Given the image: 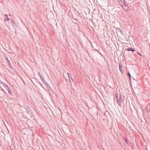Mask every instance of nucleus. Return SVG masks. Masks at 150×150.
Wrapping results in <instances>:
<instances>
[{
    "mask_svg": "<svg viewBox=\"0 0 150 150\" xmlns=\"http://www.w3.org/2000/svg\"><path fill=\"white\" fill-rule=\"evenodd\" d=\"M118 2L122 6L124 9L126 11L128 10L129 7L126 3L125 2L124 0H118Z\"/></svg>",
    "mask_w": 150,
    "mask_h": 150,
    "instance_id": "f257e3e1",
    "label": "nucleus"
},
{
    "mask_svg": "<svg viewBox=\"0 0 150 150\" xmlns=\"http://www.w3.org/2000/svg\"><path fill=\"white\" fill-rule=\"evenodd\" d=\"M116 98L117 103L120 106H122L121 104L122 100L121 98L120 94L119 93H117L116 94Z\"/></svg>",
    "mask_w": 150,
    "mask_h": 150,
    "instance_id": "f03ea898",
    "label": "nucleus"
},
{
    "mask_svg": "<svg viewBox=\"0 0 150 150\" xmlns=\"http://www.w3.org/2000/svg\"><path fill=\"white\" fill-rule=\"evenodd\" d=\"M38 73L39 76L41 80L42 81V82L44 83L46 86H48V84L45 81V79H44L43 77L42 76V75L40 74V73L39 72Z\"/></svg>",
    "mask_w": 150,
    "mask_h": 150,
    "instance_id": "7ed1b4c3",
    "label": "nucleus"
},
{
    "mask_svg": "<svg viewBox=\"0 0 150 150\" xmlns=\"http://www.w3.org/2000/svg\"><path fill=\"white\" fill-rule=\"evenodd\" d=\"M126 50L127 51H131L133 52L135 51V50L132 47H129V48H128L127 49H126Z\"/></svg>",
    "mask_w": 150,
    "mask_h": 150,
    "instance_id": "20e7f679",
    "label": "nucleus"
},
{
    "mask_svg": "<svg viewBox=\"0 0 150 150\" xmlns=\"http://www.w3.org/2000/svg\"><path fill=\"white\" fill-rule=\"evenodd\" d=\"M119 70L121 73H123L124 72V69L122 68V65H120V64H119Z\"/></svg>",
    "mask_w": 150,
    "mask_h": 150,
    "instance_id": "39448f33",
    "label": "nucleus"
},
{
    "mask_svg": "<svg viewBox=\"0 0 150 150\" xmlns=\"http://www.w3.org/2000/svg\"><path fill=\"white\" fill-rule=\"evenodd\" d=\"M0 83L4 87L6 86V84L2 81L1 80H0Z\"/></svg>",
    "mask_w": 150,
    "mask_h": 150,
    "instance_id": "423d86ee",
    "label": "nucleus"
},
{
    "mask_svg": "<svg viewBox=\"0 0 150 150\" xmlns=\"http://www.w3.org/2000/svg\"><path fill=\"white\" fill-rule=\"evenodd\" d=\"M4 16L7 18V20L8 21L9 20V18L8 17V15L7 14H5Z\"/></svg>",
    "mask_w": 150,
    "mask_h": 150,
    "instance_id": "0eeeda50",
    "label": "nucleus"
},
{
    "mask_svg": "<svg viewBox=\"0 0 150 150\" xmlns=\"http://www.w3.org/2000/svg\"><path fill=\"white\" fill-rule=\"evenodd\" d=\"M127 76H129V79L130 80H131V76L130 74V73L129 72H128L127 73Z\"/></svg>",
    "mask_w": 150,
    "mask_h": 150,
    "instance_id": "6e6552de",
    "label": "nucleus"
},
{
    "mask_svg": "<svg viewBox=\"0 0 150 150\" xmlns=\"http://www.w3.org/2000/svg\"><path fill=\"white\" fill-rule=\"evenodd\" d=\"M67 76H68V78L69 79V80H70V76H71V75L69 73H67ZM69 81L70 82V80H69Z\"/></svg>",
    "mask_w": 150,
    "mask_h": 150,
    "instance_id": "1a4fd4ad",
    "label": "nucleus"
},
{
    "mask_svg": "<svg viewBox=\"0 0 150 150\" xmlns=\"http://www.w3.org/2000/svg\"><path fill=\"white\" fill-rule=\"evenodd\" d=\"M4 87L7 90H10V88H9V87L6 84V86H4Z\"/></svg>",
    "mask_w": 150,
    "mask_h": 150,
    "instance_id": "9d476101",
    "label": "nucleus"
},
{
    "mask_svg": "<svg viewBox=\"0 0 150 150\" xmlns=\"http://www.w3.org/2000/svg\"><path fill=\"white\" fill-rule=\"evenodd\" d=\"M7 62L9 66V67L11 68V64L9 61L8 60V61Z\"/></svg>",
    "mask_w": 150,
    "mask_h": 150,
    "instance_id": "9b49d317",
    "label": "nucleus"
},
{
    "mask_svg": "<svg viewBox=\"0 0 150 150\" xmlns=\"http://www.w3.org/2000/svg\"><path fill=\"white\" fill-rule=\"evenodd\" d=\"M127 141H128L127 139V138H125V142L127 144H128Z\"/></svg>",
    "mask_w": 150,
    "mask_h": 150,
    "instance_id": "f8f14e48",
    "label": "nucleus"
},
{
    "mask_svg": "<svg viewBox=\"0 0 150 150\" xmlns=\"http://www.w3.org/2000/svg\"><path fill=\"white\" fill-rule=\"evenodd\" d=\"M9 22L11 23L12 24L14 23L13 20L12 19H10L9 20Z\"/></svg>",
    "mask_w": 150,
    "mask_h": 150,
    "instance_id": "ddd939ff",
    "label": "nucleus"
},
{
    "mask_svg": "<svg viewBox=\"0 0 150 150\" xmlns=\"http://www.w3.org/2000/svg\"><path fill=\"white\" fill-rule=\"evenodd\" d=\"M47 87V88L48 89L49 91H50L51 89V88L50 87L49 85L48 84V86H46Z\"/></svg>",
    "mask_w": 150,
    "mask_h": 150,
    "instance_id": "4468645a",
    "label": "nucleus"
},
{
    "mask_svg": "<svg viewBox=\"0 0 150 150\" xmlns=\"http://www.w3.org/2000/svg\"><path fill=\"white\" fill-rule=\"evenodd\" d=\"M8 92L9 93L11 94L12 93V91H10V90H8Z\"/></svg>",
    "mask_w": 150,
    "mask_h": 150,
    "instance_id": "2eb2a0df",
    "label": "nucleus"
},
{
    "mask_svg": "<svg viewBox=\"0 0 150 150\" xmlns=\"http://www.w3.org/2000/svg\"><path fill=\"white\" fill-rule=\"evenodd\" d=\"M5 59L6 62L8 61L9 60L8 58L7 57H5Z\"/></svg>",
    "mask_w": 150,
    "mask_h": 150,
    "instance_id": "dca6fc26",
    "label": "nucleus"
},
{
    "mask_svg": "<svg viewBox=\"0 0 150 150\" xmlns=\"http://www.w3.org/2000/svg\"><path fill=\"white\" fill-rule=\"evenodd\" d=\"M137 54L141 56H142V55L140 54V53H139V52H137Z\"/></svg>",
    "mask_w": 150,
    "mask_h": 150,
    "instance_id": "f3484780",
    "label": "nucleus"
},
{
    "mask_svg": "<svg viewBox=\"0 0 150 150\" xmlns=\"http://www.w3.org/2000/svg\"><path fill=\"white\" fill-rule=\"evenodd\" d=\"M117 29L118 30H120V28H117Z\"/></svg>",
    "mask_w": 150,
    "mask_h": 150,
    "instance_id": "a211bd4d",
    "label": "nucleus"
},
{
    "mask_svg": "<svg viewBox=\"0 0 150 150\" xmlns=\"http://www.w3.org/2000/svg\"><path fill=\"white\" fill-rule=\"evenodd\" d=\"M71 80H72V81H73V79H72V78H71Z\"/></svg>",
    "mask_w": 150,
    "mask_h": 150,
    "instance_id": "6ab92c4d",
    "label": "nucleus"
},
{
    "mask_svg": "<svg viewBox=\"0 0 150 150\" xmlns=\"http://www.w3.org/2000/svg\"><path fill=\"white\" fill-rule=\"evenodd\" d=\"M10 150H13V149H10Z\"/></svg>",
    "mask_w": 150,
    "mask_h": 150,
    "instance_id": "aec40b11",
    "label": "nucleus"
}]
</instances>
